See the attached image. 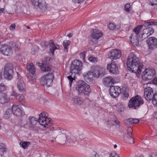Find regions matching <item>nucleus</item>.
I'll use <instances>...</instances> for the list:
<instances>
[{
  "label": "nucleus",
  "instance_id": "f257e3e1",
  "mask_svg": "<svg viewBox=\"0 0 157 157\" xmlns=\"http://www.w3.org/2000/svg\"><path fill=\"white\" fill-rule=\"evenodd\" d=\"M49 131L47 132L46 133L49 134V135L52 136L53 138H55L58 136V138L61 140L63 139H64L66 138L65 142L67 145L77 144L79 142L78 137H75L60 128L54 129L53 127H51L49 128Z\"/></svg>",
  "mask_w": 157,
  "mask_h": 157
},
{
  "label": "nucleus",
  "instance_id": "f03ea898",
  "mask_svg": "<svg viewBox=\"0 0 157 157\" xmlns=\"http://www.w3.org/2000/svg\"><path fill=\"white\" fill-rule=\"evenodd\" d=\"M127 64L128 70L136 75L140 74L142 69H144L143 65L140 63L139 59L135 55L128 56Z\"/></svg>",
  "mask_w": 157,
  "mask_h": 157
},
{
  "label": "nucleus",
  "instance_id": "7ed1b4c3",
  "mask_svg": "<svg viewBox=\"0 0 157 157\" xmlns=\"http://www.w3.org/2000/svg\"><path fill=\"white\" fill-rule=\"evenodd\" d=\"M82 64L81 61L77 59L74 60L72 63L70 68V72L71 73V75L67 77L69 80L70 87H71L72 83L74 80V78L72 77V75L79 73L82 70Z\"/></svg>",
  "mask_w": 157,
  "mask_h": 157
},
{
  "label": "nucleus",
  "instance_id": "20e7f679",
  "mask_svg": "<svg viewBox=\"0 0 157 157\" xmlns=\"http://www.w3.org/2000/svg\"><path fill=\"white\" fill-rule=\"evenodd\" d=\"M76 90L79 94L88 97L91 91L89 85L83 80L78 81L75 87Z\"/></svg>",
  "mask_w": 157,
  "mask_h": 157
},
{
  "label": "nucleus",
  "instance_id": "39448f33",
  "mask_svg": "<svg viewBox=\"0 0 157 157\" xmlns=\"http://www.w3.org/2000/svg\"><path fill=\"white\" fill-rule=\"evenodd\" d=\"M143 26L146 28L144 29L143 33L142 34V40H143L152 34L154 33V29L151 25L157 26V22L148 21H143L142 22Z\"/></svg>",
  "mask_w": 157,
  "mask_h": 157
},
{
  "label": "nucleus",
  "instance_id": "423d86ee",
  "mask_svg": "<svg viewBox=\"0 0 157 157\" xmlns=\"http://www.w3.org/2000/svg\"><path fill=\"white\" fill-rule=\"evenodd\" d=\"M54 78V75L53 73L48 72L41 78L40 83L44 87H49L53 85Z\"/></svg>",
  "mask_w": 157,
  "mask_h": 157
},
{
  "label": "nucleus",
  "instance_id": "0eeeda50",
  "mask_svg": "<svg viewBox=\"0 0 157 157\" xmlns=\"http://www.w3.org/2000/svg\"><path fill=\"white\" fill-rule=\"evenodd\" d=\"M144 102V100L141 97L137 95L130 99L128 104V107L133 109H136L143 104Z\"/></svg>",
  "mask_w": 157,
  "mask_h": 157
},
{
  "label": "nucleus",
  "instance_id": "6e6552de",
  "mask_svg": "<svg viewBox=\"0 0 157 157\" xmlns=\"http://www.w3.org/2000/svg\"><path fill=\"white\" fill-rule=\"evenodd\" d=\"M47 116L46 113L43 112L39 114L38 120L39 123L41 125L47 128L50 127L52 124L51 119Z\"/></svg>",
  "mask_w": 157,
  "mask_h": 157
},
{
  "label": "nucleus",
  "instance_id": "1a4fd4ad",
  "mask_svg": "<svg viewBox=\"0 0 157 157\" xmlns=\"http://www.w3.org/2000/svg\"><path fill=\"white\" fill-rule=\"evenodd\" d=\"M143 26V25H142L136 27L134 29L133 33L131 36V42L134 46H138L139 45L138 36Z\"/></svg>",
  "mask_w": 157,
  "mask_h": 157
},
{
  "label": "nucleus",
  "instance_id": "9d476101",
  "mask_svg": "<svg viewBox=\"0 0 157 157\" xmlns=\"http://www.w3.org/2000/svg\"><path fill=\"white\" fill-rule=\"evenodd\" d=\"M4 78L8 80H10L13 78V70L12 64H7L4 67L3 72Z\"/></svg>",
  "mask_w": 157,
  "mask_h": 157
},
{
  "label": "nucleus",
  "instance_id": "9b49d317",
  "mask_svg": "<svg viewBox=\"0 0 157 157\" xmlns=\"http://www.w3.org/2000/svg\"><path fill=\"white\" fill-rule=\"evenodd\" d=\"M156 72L154 68L146 69L143 72L142 78L145 81L151 80L155 76Z\"/></svg>",
  "mask_w": 157,
  "mask_h": 157
},
{
  "label": "nucleus",
  "instance_id": "f8f14e48",
  "mask_svg": "<svg viewBox=\"0 0 157 157\" xmlns=\"http://www.w3.org/2000/svg\"><path fill=\"white\" fill-rule=\"evenodd\" d=\"M105 74V69L101 66H95L93 71L91 72L92 75L98 78L102 77Z\"/></svg>",
  "mask_w": 157,
  "mask_h": 157
},
{
  "label": "nucleus",
  "instance_id": "ddd939ff",
  "mask_svg": "<svg viewBox=\"0 0 157 157\" xmlns=\"http://www.w3.org/2000/svg\"><path fill=\"white\" fill-rule=\"evenodd\" d=\"M132 133V129L131 127H128L127 129V133L124 134V140L128 143L130 144L134 143L133 138L131 136Z\"/></svg>",
  "mask_w": 157,
  "mask_h": 157
},
{
  "label": "nucleus",
  "instance_id": "4468645a",
  "mask_svg": "<svg viewBox=\"0 0 157 157\" xmlns=\"http://www.w3.org/2000/svg\"><path fill=\"white\" fill-rule=\"evenodd\" d=\"M155 95L153 89L150 87H147L144 89V96L145 99L147 101L151 100Z\"/></svg>",
  "mask_w": 157,
  "mask_h": 157
},
{
  "label": "nucleus",
  "instance_id": "2eb2a0df",
  "mask_svg": "<svg viewBox=\"0 0 157 157\" xmlns=\"http://www.w3.org/2000/svg\"><path fill=\"white\" fill-rule=\"evenodd\" d=\"M121 91L120 88L118 86H111L110 87L109 93L111 96L114 98L117 97Z\"/></svg>",
  "mask_w": 157,
  "mask_h": 157
},
{
  "label": "nucleus",
  "instance_id": "dca6fc26",
  "mask_svg": "<svg viewBox=\"0 0 157 157\" xmlns=\"http://www.w3.org/2000/svg\"><path fill=\"white\" fill-rule=\"evenodd\" d=\"M149 48L153 50L157 48V39L154 37H149L146 41Z\"/></svg>",
  "mask_w": 157,
  "mask_h": 157
},
{
  "label": "nucleus",
  "instance_id": "f3484780",
  "mask_svg": "<svg viewBox=\"0 0 157 157\" xmlns=\"http://www.w3.org/2000/svg\"><path fill=\"white\" fill-rule=\"evenodd\" d=\"M121 51L116 49H112L109 53V57L111 59H117L121 56Z\"/></svg>",
  "mask_w": 157,
  "mask_h": 157
},
{
  "label": "nucleus",
  "instance_id": "a211bd4d",
  "mask_svg": "<svg viewBox=\"0 0 157 157\" xmlns=\"http://www.w3.org/2000/svg\"><path fill=\"white\" fill-rule=\"evenodd\" d=\"M0 52L5 56H10L12 54V50L7 45H2L0 47Z\"/></svg>",
  "mask_w": 157,
  "mask_h": 157
},
{
  "label": "nucleus",
  "instance_id": "6ab92c4d",
  "mask_svg": "<svg viewBox=\"0 0 157 157\" xmlns=\"http://www.w3.org/2000/svg\"><path fill=\"white\" fill-rule=\"evenodd\" d=\"M17 87L19 91L22 93L25 91L26 86L22 77H18L17 79Z\"/></svg>",
  "mask_w": 157,
  "mask_h": 157
},
{
  "label": "nucleus",
  "instance_id": "aec40b11",
  "mask_svg": "<svg viewBox=\"0 0 157 157\" xmlns=\"http://www.w3.org/2000/svg\"><path fill=\"white\" fill-rule=\"evenodd\" d=\"M107 68L110 73L114 74H117L119 73L118 68L114 60H112L111 63L107 65Z\"/></svg>",
  "mask_w": 157,
  "mask_h": 157
},
{
  "label": "nucleus",
  "instance_id": "412c9836",
  "mask_svg": "<svg viewBox=\"0 0 157 157\" xmlns=\"http://www.w3.org/2000/svg\"><path fill=\"white\" fill-rule=\"evenodd\" d=\"M12 110L13 113L18 117L22 116L24 114L23 110L19 105L13 104L12 107Z\"/></svg>",
  "mask_w": 157,
  "mask_h": 157
},
{
  "label": "nucleus",
  "instance_id": "4be33fe9",
  "mask_svg": "<svg viewBox=\"0 0 157 157\" xmlns=\"http://www.w3.org/2000/svg\"><path fill=\"white\" fill-rule=\"evenodd\" d=\"M33 5L35 6L38 7L40 9L46 8L47 4L44 0H32Z\"/></svg>",
  "mask_w": 157,
  "mask_h": 157
},
{
  "label": "nucleus",
  "instance_id": "5701e85b",
  "mask_svg": "<svg viewBox=\"0 0 157 157\" xmlns=\"http://www.w3.org/2000/svg\"><path fill=\"white\" fill-rule=\"evenodd\" d=\"M114 83V80L111 76L105 77L103 79V84L107 87H111Z\"/></svg>",
  "mask_w": 157,
  "mask_h": 157
},
{
  "label": "nucleus",
  "instance_id": "b1692460",
  "mask_svg": "<svg viewBox=\"0 0 157 157\" xmlns=\"http://www.w3.org/2000/svg\"><path fill=\"white\" fill-rule=\"evenodd\" d=\"M49 50L50 52L53 55L56 49H59V46L57 45H55L52 40H51L49 41Z\"/></svg>",
  "mask_w": 157,
  "mask_h": 157
},
{
  "label": "nucleus",
  "instance_id": "393cba45",
  "mask_svg": "<svg viewBox=\"0 0 157 157\" xmlns=\"http://www.w3.org/2000/svg\"><path fill=\"white\" fill-rule=\"evenodd\" d=\"M102 35V32L97 29H94L93 30V33L90 35L93 39H98L100 38Z\"/></svg>",
  "mask_w": 157,
  "mask_h": 157
},
{
  "label": "nucleus",
  "instance_id": "a878e982",
  "mask_svg": "<svg viewBox=\"0 0 157 157\" xmlns=\"http://www.w3.org/2000/svg\"><path fill=\"white\" fill-rule=\"evenodd\" d=\"M9 98L5 93L0 92V103L2 104L5 103L9 101Z\"/></svg>",
  "mask_w": 157,
  "mask_h": 157
},
{
  "label": "nucleus",
  "instance_id": "bb28decb",
  "mask_svg": "<svg viewBox=\"0 0 157 157\" xmlns=\"http://www.w3.org/2000/svg\"><path fill=\"white\" fill-rule=\"evenodd\" d=\"M121 98L122 99L126 100L129 97L128 89L127 88H123L121 91Z\"/></svg>",
  "mask_w": 157,
  "mask_h": 157
},
{
  "label": "nucleus",
  "instance_id": "cd10ccee",
  "mask_svg": "<svg viewBox=\"0 0 157 157\" xmlns=\"http://www.w3.org/2000/svg\"><path fill=\"white\" fill-rule=\"evenodd\" d=\"M26 67L28 71L30 74V77L31 75H33L35 72V69L33 63H31L28 65H27Z\"/></svg>",
  "mask_w": 157,
  "mask_h": 157
},
{
  "label": "nucleus",
  "instance_id": "c85d7f7f",
  "mask_svg": "<svg viewBox=\"0 0 157 157\" xmlns=\"http://www.w3.org/2000/svg\"><path fill=\"white\" fill-rule=\"evenodd\" d=\"M91 72L89 71L87 73H84L83 75L84 80L87 82L90 83L92 82V79L91 77H90L91 75Z\"/></svg>",
  "mask_w": 157,
  "mask_h": 157
},
{
  "label": "nucleus",
  "instance_id": "c756f323",
  "mask_svg": "<svg viewBox=\"0 0 157 157\" xmlns=\"http://www.w3.org/2000/svg\"><path fill=\"white\" fill-rule=\"evenodd\" d=\"M38 65L40 66L41 70L44 72H49L51 70L50 67L48 65L42 64L40 63H38Z\"/></svg>",
  "mask_w": 157,
  "mask_h": 157
},
{
  "label": "nucleus",
  "instance_id": "7c9ffc66",
  "mask_svg": "<svg viewBox=\"0 0 157 157\" xmlns=\"http://www.w3.org/2000/svg\"><path fill=\"white\" fill-rule=\"evenodd\" d=\"M126 122H127L128 124H137L139 122V120L137 119L134 118H130L125 120Z\"/></svg>",
  "mask_w": 157,
  "mask_h": 157
},
{
  "label": "nucleus",
  "instance_id": "2f4dec72",
  "mask_svg": "<svg viewBox=\"0 0 157 157\" xmlns=\"http://www.w3.org/2000/svg\"><path fill=\"white\" fill-rule=\"evenodd\" d=\"M7 149L5 144L3 143L0 144V151L2 153V154H1L2 157L4 152H6Z\"/></svg>",
  "mask_w": 157,
  "mask_h": 157
},
{
  "label": "nucleus",
  "instance_id": "473e14b6",
  "mask_svg": "<svg viewBox=\"0 0 157 157\" xmlns=\"http://www.w3.org/2000/svg\"><path fill=\"white\" fill-rule=\"evenodd\" d=\"M29 119L30 124L33 125H35L38 122L37 119L34 117H29Z\"/></svg>",
  "mask_w": 157,
  "mask_h": 157
},
{
  "label": "nucleus",
  "instance_id": "72a5a7b5",
  "mask_svg": "<svg viewBox=\"0 0 157 157\" xmlns=\"http://www.w3.org/2000/svg\"><path fill=\"white\" fill-rule=\"evenodd\" d=\"M12 111L10 109H7L4 115V117L6 119H8L10 118L12 114Z\"/></svg>",
  "mask_w": 157,
  "mask_h": 157
},
{
  "label": "nucleus",
  "instance_id": "f704fd0d",
  "mask_svg": "<svg viewBox=\"0 0 157 157\" xmlns=\"http://www.w3.org/2000/svg\"><path fill=\"white\" fill-rule=\"evenodd\" d=\"M70 41L67 40H64L63 41V44L64 46V49L65 52H67L68 50L67 47L70 45Z\"/></svg>",
  "mask_w": 157,
  "mask_h": 157
},
{
  "label": "nucleus",
  "instance_id": "c9c22d12",
  "mask_svg": "<svg viewBox=\"0 0 157 157\" xmlns=\"http://www.w3.org/2000/svg\"><path fill=\"white\" fill-rule=\"evenodd\" d=\"M30 144V142L28 141H23L20 143V146L24 149L27 148Z\"/></svg>",
  "mask_w": 157,
  "mask_h": 157
},
{
  "label": "nucleus",
  "instance_id": "e433bc0d",
  "mask_svg": "<svg viewBox=\"0 0 157 157\" xmlns=\"http://www.w3.org/2000/svg\"><path fill=\"white\" fill-rule=\"evenodd\" d=\"M151 100L153 105L155 106H157V92L155 93V95Z\"/></svg>",
  "mask_w": 157,
  "mask_h": 157
},
{
  "label": "nucleus",
  "instance_id": "4c0bfd02",
  "mask_svg": "<svg viewBox=\"0 0 157 157\" xmlns=\"http://www.w3.org/2000/svg\"><path fill=\"white\" fill-rule=\"evenodd\" d=\"M39 48L36 45L33 46L31 49V53L32 55H35L37 52Z\"/></svg>",
  "mask_w": 157,
  "mask_h": 157
},
{
  "label": "nucleus",
  "instance_id": "58836bf2",
  "mask_svg": "<svg viewBox=\"0 0 157 157\" xmlns=\"http://www.w3.org/2000/svg\"><path fill=\"white\" fill-rule=\"evenodd\" d=\"M73 101L74 103L77 105H80L82 103V101L79 98H74L73 99Z\"/></svg>",
  "mask_w": 157,
  "mask_h": 157
},
{
  "label": "nucleus",
  "instance_id": "ea45409f",
  "mask_svg": "<svg viewBox=\"0 0 157 157\" xmlns=\"http://www.w3.org/2000/svg\"><path fill=\"white\" fill-rule=\"evenodd\" d=\"M78 139L79 140V142L78 143L81 145L86 143L88 140V139L86 138H83L82 139L79 137H78Z\"/></svg>",
  "mask_w": 157,
  "mask_h": 157
},
{
  "label": "nucleus",
  "instance_id": "a19ab883",
  "mask_svg": "<svg viewBox=\"0 0 157 157\" xmlns=\"http://www.w3.org/2000/svg\"><path fill=\"white\" fill-rule=\"evenodd\" d=\"M125 10L127 12H129L131 10V7L129 3L126 4L124 7Z\"/></svg>",
  "mask_w": 157,
  "mask_h": 157
},
{
  "label": "nucleus",
  "instance_id": "79ce46f5",
  "mask_svg": "<svg viewBox=\"0 0 157 157\" xmlns=\"http://www.w3.org/2000/svg\"><path fill=\"white\" fill-rule=\"evenodd\" d=\"M116 27V25L114 23H110L108 25V27L109 29L112 30H114L115 29Z\"/></svg>",
  "mask_w": 157,
  "mask_h": 157
},
{
  "label": "nucleus",
  "instance_id": "37998d69",
  "mask_svg": "<svg viewBox=\"0 0 157 157\" xmlns=\"http://www.w3.org/2000/svg\"><path fill=\"white\" fill-rule=\"evenodd\" d=\"M114 106H115L116 108L118 109V110L119 111H122V109L123 107V106L121 103H118L117 105H115Z\"/></svg>",
  "mask_w": 157,
  "mask_h": 157
},
{
  "label": "nucleus",
  "instance_id": "c03bdc74",
  "mask_svg": "<svg viewBox=\"0 0 157 157\" xmlns=\"http://www.w3.org/2000/svg\"><path fill=\"white\" fill-rule=\"evenodd\" d=\"M6 86L3 83L0 84V92L1 91H4L6 90Z\"/></svg>",
  "mask_w": 157,
  "mask_h": 157
},
{
  "label": "nucleus",
  "instance_id": "a18cd8bd",
  "mask_svg": "<svg viewBox=\"0 0 157 157\" xmlns=\"http://www.w3.org/2000/svg\"><path fill=\"white\" fill-rule=\"evenodd\" d=\"M107 124L109 126V127H111L113 125H114V121L113 120H108L106 121Z\"/></svg>",
  "mask_w": 157,
  "mask_h": 157
},
{
  "label": "nucleus",
  "instance_id": "49530a36",
  "mask_svg": "<svg viewBox=\"0 0 157 157\" xmlns=\"http://www.w3.org/2000/svg\"><path fill=\"white\" fill-rule=\"evenodd\" d=\"M40 44L43 47L46 48L48 47L49 44V42L46 41H42L40 43Z\"/></svg>",
  "mask_w": 157,
  "mask_h": 157
},
{
  "label": "nucleus",
  "instance_id": "de8ad7c7",
  "mask_svg": "<svg viewBox=\"0 0 157 157\" xmlns=\"http://www.w3.org/2000/svg\"><path fill=\"white\" fill-rule=\"evenodd\" d=\"M16 98L19 101L21 102L24 100V98L23 95H18Z\"/></svg>",
  "mask_w": 157,
  "mask_h": 157
},
{
  "label": "nucleus",
  "instance_id": "09e8293b",
  "mask_svg": "<svg viewBox=\"0 0 157 157\" xmlns=\"http://www.w3.org/2000/svg\"><path fill=\"white\" fill-rule=\"evenodd\" d=\"M86 52H81L80 54V58H82L83 60H84L85 57V54Z\"/></svg>",
  "mask_w": 157,
  "mask_h": 157
},
{
  "label": "nucleus",
  "instance_id": "8fccbe9b",
  "mask_svg": "<svg viewBox=\"0 0 157 157\" xmlns=\"http://www.w3.org/2000/svg\"><path fill=\"white\" fill-rule=\"evenodd\" d=\"M114 124L117 128H119L120 127V122L117 120L114 121Z\"/></svg>",
  "mask_w": 157,
  "mask_h": 157
},
{
  "label": "nucleus",
  "instance_id": "3c124183",
  "mask_svg": "<svg viewBox=\"0 0 157 157\" xmlns=\"http://www.w3.org/2000/svg\"><path fill=\"white\" fill-rule=\"evenodd\" d=\"M33 75H32L31 78H30V77L28 78H29V81L31 84H33L35 82V77H34L33 76Z\"/></svg>",
  "mask_w": 157,
  "mask_h": 157
},
{
  "label": "nucleus",
  "instance_id": "603ef678",
  "mask_svg": "<svg viewBox=\"0 0 157 157\" xmlns=\"http://www.w3.org/2000/svg\"><path fill=\"white\" fill-rule=\"evenodd\" d=\"M88 59L91 62H94L95 61H97L96 58L92 56L89 57Z\"/></svg>",
  "mask_w": 157,
  "mask_h": 157
},
{
  "label": "nucleus",
  "instance_id": "864d4df0",
  "mask_svg": "<svg viewBox=\"0 0 157 157\" xmlns=\"http://www.w3.org/2000/svg\"><path fill=\"white\" fill-rule=\"evenodd\" d=\"M72 1L75 3H79L83 1V0H72Z\"/></svg>",
  "mask_w": 157,
  "mask_h": 157
},
{
  "label": "nucleus",
  "instance_id": "5fc2aeb1",
  "mask_svg": "<svg viewBox=\"0 0 157 157\" xmlns=\"http://www.w3.org/2000/svg\"><path fill=\"white\" fill-rule=\"evenodd\" d=\"M15 25L13 24H12L10 26V30H14L15 29Z\"/></svg>",
  "mask_w": 157,
  "mask_h": 157
},
{
  "label": "nucleus",
  "instance_id": "6e6d98bb",
  "mask_svg": "<svg viewBox=\"0 0 157 157\" xmlns=\"http://www.w3.org/2000/svg\"><path fill=\"white\" fill-rule=\"evenodd\" d=\"M11 95L12 96H13L16 98H17V96H18V95L17 94L15 91H13L12 92V93L11 94Z\"/></svg>",
  "mask_w": 157,
  "mask_h": 157
},
{
  "label": "nucleus",
  "instance_id": "4d7b16f0",
  "mask_svg": "<svg viewBox=\"0 0 157 157\" xmlns=\"http://www.w3.org/2000/svg\"><path fill=\"white\" fill-rule=\"evenodd\" d=\"M112 155H113L110 156V157H119V155L115 152L113 153Z\"/></svg>",
  "mask_w": 157,
  "mask_h": 157
},
{
  "label": "nucleus",
  "instance_id": "13d9d810",
  "mask_svg": "<svg viewBox=\"0 0 157 157\" xmlns=\"http://www.w3.org/2000/svg\"><path fill=\"white\" fill-rule=\"evenodd\" d=\"M152 82L154 84H157V77L153 79Z\"/></svg>",
  "mask_w": 157,
  "mask_h": 157
},
{
  "label": "nucleus",
  "instance_id": "bf43d9fd",
  "mask_svg": "<svg viewBox=\"0 0 157 157\" xmlns=\"http://www.w3.org/2000/svg\"><path fill=\"white\" fill-rule=\"evenodd\" d=\"M98 155L95 152L93 153L92 156V157H98Z\"/></svg>",
  "mask_w": 157,
  "mask_h": 157
},
{
  "label": "nucleus",
  "instance_id": "052dcab7",
  "mask_svg": "<svg viewBox=\"0 0 157 157\" xmlns=\"http://www.w3.org/2000/svg\"><path fill=\"white\" fill-rule=\"evenodd\" d=\"M150 157H157V155L156 153H153L151 155H150Z\"/></svg>",
  "mask_w": 157,
  "mask_h": 157
},
{
  "label": "nucleus",
  "instance_id": "680f3d73",
  "mask_svg": "<svg viewBox=\"0 0 157 157\" xmlns=\"http://www.w3.org/2000/svg\"><path fill=\"white\" fill-rule=\"evenodd\" d=\"M2 71H0V81L2 80Z\"/></svg>",
  "mask_w": 157,
  "mask_h": 157
},
{
  "label": "nucleus",
  "instance_id": "e2e57ef3",
  "mask_svg": "<svg viewBox=\"0 0 157 157\" xmlns=\"http://www.w3.org/2000/svg\"><path fill=\"white\" fill-rule=\"evenodd\" d=\"M13 48L16 51L18 49V48L16 46V45H15V46L13 47Z\"/></svg>",
  "mask_w": 157,
  "mask_h": 157
},
{
  "label": "nucleus",
  "instance_id": "0e129e2a",
  "mask_svg": "<svg viewBox=\"0 0 157 157\" xmlns=\"http://www.w3.org/2000/svg\"><path fill=\"white\" fill-rule=\"evenodd\" d=\"M4 10V9L1 8H0V13H2L3 12Z\"/></svg>",
  "mask_w": 157,
  "mask_h": 157
},
{
  "label": "nucleus",
  "instance_id": "69168bd1",
  "mask_svg": "<svg viewBox=\"0 0 157 157\" xmlns=\"http://www.w3.org/2000/svg\"><path fill=\"white\" fill-rule=\"evenodd\" d=\"M72 36V34L71 33H69L67 35V36H68V37H71Z\"/></svg>",
  "mask_w": 157,
  "mask_h": 157
},
{
  "label": "nucleus",
  "instance_id": "338daca9",
  "mask_svg": "<svg viewBox=\"0 0 157 157\" xmlns=\"http://www.w3.org/2000/svg\"><path fill=\"white\" fill-rule=\"evenodd\" d=\"M155 117L157 119V113H155Z\"/></svg>",
  "mask_w": 157,
  "mask_h": 157
},
{
  "label": "nucleus",
  "instance_id": "774afa93",
  "mask_svg": "<svg viewBox=\"0 0 157 157\" xmlns=\"http://www.w3.org/2000/svg\"><path fill=\"white\" fill-rule=\"evenodd\" d=\"M90 43L92 44L93 43V41H92V40H90Z\"/></svg>",
  "mask_w": 157,
  "mask_h": 157
}]
</instances>
